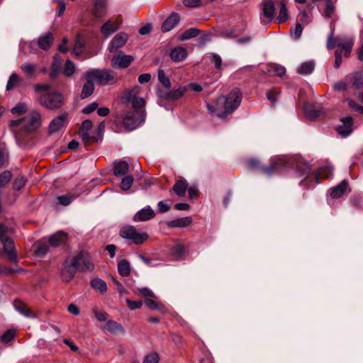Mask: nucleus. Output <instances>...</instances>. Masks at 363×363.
Returning <instances> with one entry per match:
<instances>
[{
	"mask_svg": "<svg viewBox=\"0 0 363 363\" xmlns=\"http://www.w3.org/2000/svg\"><path fill=\"white\" fill-rule=\"evenodd\" d=\"M291 161L294 162V164H291V169L293 171L294 177L301 179L299 185L307 189L313 186L314 182L318 184L320 177L329 178L333 172L332 167L325 166L320 167L317 174H312L311 167L307 163L292 158Z\"/></svg>",
	"mask_w": 363,
	"mask_h": 363,
	"instance_id": "f257e3e1",
	"label": "nucleus"
},
{
	"mask_svg": "<svg viewBox=\"0 0 363 363\" xmlns=\"http://www.w3.org/2000/svg\"><path fill=\"white\" fill-rule=\"evenodd\" d=\"M241 101L242 93L235 88L227 96H219L216 101V107L207 104V108L211 113H216L218 118H225L238 108Z\"/></svg>",
	"mask_w": 363,
	"mask_h": 363,
	"instance_id": "f03ea898",
	"label": "nucleus"
},
{
	"mask_svg": "<svg viewBox=\"0 0 363 363\" xmlns=\"http://www.w3.org/2000/svg\"><path fill=\"white\" fill-rule=\"evenodd\" d=\"M291 164H294V162L291 161V158L284 155L271 158L270 164L268 166H261L257 159H250L247 161L249 169L259 170L262 174L268 176L274 173H283L285 169L291 168Z\"/></svg>",
	"mask_w": 363,
	"mask_h": 363,
	"instance_id": "7ed1b4c3",
	"label": "nucleus"
},
{
	"mask_svg": "<svg viewBox=\"0 0 363 363\" xmlns=\"http://www.w3.org/2000/svg\"><path fill=\"white\" fill-rule=\"evenodd\" d=\"M354 45V39L347 35H337L334 36V32L332 30L329 34L326 48L328 50H333L334 48L337 47V49L344 50V56L345 57H350L352 48Z\"/></svg>",
	"mask_w": 363,
	"mask_h": 363,
	"instance_id": "20e7f679",
	"label": "nucleus"
},
{
	"mask_svg": "<svg viewBox=\"0 0 363 363\" xmlns=\"http://www.w3.org/2000/svg\"><path fill=\"white\" fill-rule=\"evenodd\" d=\"M86 76L101 86L112 85L118 81L117 74L111 69H92Z\"/></svg>",
	"mask_w": 363,
	"mask_h": 363,
	"instance_id": "39448f33",
	"label": "nucleus"
},
{
	"mask_svg": "<svg viewBox=\"0 0 363 363\" xmlns=\"http://www.w3.org/2000/svg\"><path fill=\"white\" fill-rule=\"evenodd\" d=\"M119 235L122 238L137 245H142L149 237L146 232L138 230L135 226L130 225L122 226Z\"/></svg>",
	"mask_w": 363,
	"mask_h": 363,
	"instance_id": "423d86ee",
	"label": "nucleus"
},
{
	"mask_svg": "<svg viewBox=\"0 0 363 363\" xmlns=\"http://www.w3.org/2000/svg\"><path fill=\"white\" fill-rule=\"evenodd\" d=\"M38 101L42 106L48 109H58L64 104V96L59 91L47 92L39 96Z\"/></svg>",
	"mask_w": 363,
	"mask_h": 363,
	"instance_id": "0eeeda50",
	"label": "nucleus"
},
{
	"mask_svg": "<svg viewBox=\"0 0 363 363\" xmlns=\"http://www.w3.org/2000/svg\"><path fill=\"white\" fill-rule=\"evenodd\" d=\"M187 88L186 86H179L172 91H166L159 89L157 91L158 97L157 104L160 106H165L164 101H176L182 98L186 92Z\"/></svg>",
	"mask_w": 363,
	"mask_h": 363,
	"instance_id": "6e6552de",
	"label": "nucleus"
},
{
	"mask_svg": "<svg viewBox=\"0 0 363 363\" xmlns=\"http://www.w3.org/2000/svg\"><path fill=\"white\" fill-rule=\"evenodd\" d=\"M42 124V116L40 113L36 110H31L26 117H24L23 130L28 133H33L37 130Z\"/></svg>",
	"mask_w": 363,
	"mask_h": 363,
	"instance_id": "1a4fd4ad",
	"label": "nucleus"
},
{
	"mask_svg": "<svg viewBox=\"0 0 363 363\" xmlns=\"http://www.w3.org/2000/svg\"><path fill=\"white\" fill-rule=\"evenodd\" d=\"M72 261L73 262V265L76 266L79 272L92 271L94 269V264L91 262L89 255L86 252H80Z\"/></svg>",
	"mask_w": 363,
	"mask_h": 363,
	"instance_id": "9d476101",
	"label": "nucleus"
},
{
	"mask_svg": "<svg viewBox=\"0 0 363 363\" xmlns=\"http://www.w3.org/2000/svg\"><path fill=\"white\" fill-rule=\"evenodd\" d=\"M134 61V57L130 55H125L119 52L114 55L111 60V65L115 69H125Z\"/></svg>",
	"mask_w": 363,
	"mask_h": 363,
	"instance_id": "9b49d317",
	"label": "nucleus"
},
{
	"mask_svg": "<svg viewBox=\"0 0 363 363\" xmlns=\"http://www.w3.org/2000/svg\"><path fill=\"white\" fill-rule=\"evenodd\" d=\"M139 115V113L135 111L125 114L122 123L126 130H133L140 125L141 121L138 118Z\"/></svg>",
	"mask_w": 363,
	"mask_h": 363,
	"instance_id": "f8f14e48",
	"label": "nucleus"
},
{
	"mask_svg": "<svg viewBox=\"0 0 363 363\" xmlns=\"http://www.w3.org/2000/svg\"><path fill=\"white\" fill-rule=\"evenodd\" d=\"M128 36L125 33L121 32L116 34L110 41L108 50L110 52H115L123 47L128 40Z\"/></svg>",
	"mask_w": 363,
	"mask_h": 363,
	"instance_id": "ddd939ff",
	"label": "nucleus"
},
{
	"mask_svg": "<svg viewBox=\"0 0 363 363\" xmlns=\"http://www.w3.org/2000/svg\"><path fill=\"white\" fill-rule=\"evenodd\" d=\"M1 242L4 246V251L7 255L9 261L16 264L18 262L17 254L15 250V245L13 240L8 238Z\"/></svg>",
	"mask_w": 363,
	"mask_h": 363,
	"instance_id": "4468645a",
	"label": "nucleus"
},
{
	"mask_svg": "<svg viewBox=\"0 0 363 363\" xmlns=\"http://www.w3.org/2000/svg\"><path fill=\"white\" fill-rule=\"evenodd\" d=\"M76 266L73 265V262L69 263L66 260L63 264V267L61 272V278L65 282H69L74 277L76 272L77 271Z\"/></svg>",
	"mask_w": 363,
	"mask_h": 363,
	"instance_id": "2eb2a0df",
	"label": "nucleus"
},
{
	"mask_svg": "<svg viewBox=\"0 0 363 363\" xmlns=\"http://www.w3.org/2000/svg\"><path fill=\"white\" fill-rule=\"evenodd\" d=\"M155 216L154 210L150 206H147L145 208L138 211L133 216V220L135 222H144L153 218Z\"/></svg>",
	"mask_w": 363,
	"mask_h": 363,
	"instance_id": "dca6fc26",
	"label": "nucleus"
},
{
	"mask_svg": "<svg viewBox=\"0 0 363 363\" xmlns=\"http://www.w3.org/2000/svg\"><path fill=\"white\" fill-rule=\"evenodd\" d=\"M67 117L68 114L64 113L52 119L49 125V132L54 133L61 130L66 125Z\"/></svg>",
	"mask_w": 363,
	"mask_h": 363,
	"instance_id": "f3484780",
	"label": "nucleus"
},
{
	"mask_svg": "<svg viewBox=\"0 0 363 363\" xmlns=\"http://www.w3.org/2000/svg\"><path fill=\"white\" fill-rule=\"evenodd\" d=\"M342 124L337 127V131L342 137H347L352 132L353 119L351 116L342 118Z\"/></svg>",
	"mask_w": 363,
	"mask_h": 363,
	"instance_id": "a211bd4d",
	"label": "nucleus"
},
{
	"mask_svg": "<svg viewBox=\"0 0 363 363\" xmlns=\"http://www.w3.org/2000/svg\"><path fill=\"white\" fill-rule=\"evenodd\" d=\"M107 0H94L93 16L96 18H101L107 13Z\"/></svg>",
	"mask_w": 363,
	"mask_h": 363,
	"instance_id": "6ab92c4d",
	"label": "nucleus"
},
{
	"mask_svg": "<svg viewBox=\"0 0 363 363\" xmlns=\"http://www.w3.org/2000/svg\"><path fill=\"white\" fill-rule=\"evenodd\" d=\"M303 109L306 117L311 121L316 120L321 117L324 113L322 108H316L311 104H305Z\"/></svg>",
	"mask_w": 363,
	"mask_h": 363,
	"instance_id": "aec40b11",
	"label": "nucleus"
},
{
	"mask_svg": "<svg viewBox=\"0 0 363 363\" xmlns=\"http://www.w3.org/2000/svg\"><path fill=\"white\" fill-rule=\"evenodd\" d=\"M180 16L177 13H172L168 18H167L162 24L161 30L162 32L166 33L174 28L179 22Z\"/></svg>",
	"mask_w": 363,
	"mask_h": 363,
	"instance_id": "412c9836",
	"label": "nucleus"
},
{
	"mask_svg": "<svg viewBox=\"0 0 363 363\" xmlns=\"http://www.w3.org/2000/svg\"><path fill=\"white\" fill-rule=\"evenodd\" d=\"M348 189V182L343 179L337 186L330 188V195L333 199H339L342 197Z\"/></svg>",
	"mask_w": 363,
	"mask_h": 363,
	"instance_id": "4be33fe9",
	"label": "nucleus"
},
{
	"mask_svg": "<svg viewBox=\"0 0 363 363\" xmlns=\"http://www.w3.org/2000/svg\"><path fill=\"white\" fill-rule=\"evenodd\" d=\"M67 240V235L65 233L59 231L50 236L48 242L51 247H57L65 244Z\"/></svg>",
	"mask_w": 363,
	"mask_h": 363,
	"instance_id": "5701e85b",
	"label": "nucleus"
},
{
	"mask_svg": "<svg viewBox=\"0 0 363 363\" xmlns=\"http://www.w3.org/2000/svg\"><path fill=\"white\" fill-rule=\"evenodd\" d=\"M54 42V36L52 33L48 32L39 37L37 44L42 50H48Z\"/></svg>",
	"mask_w": 363,
	"mask_h": 363,
	"instance_id": "b1692460",
	"label": "nucleus"
},
{
	"mask_svg": "<svg viewBox=\"0 0 363 363\" xmlns=\"http://www.w3.org/2000/svg\"><path fill=\"white\" fill-rule=\"evenodd\" d=\"M262 13L265 18L272 19L274 17L275 6L272 0H264L262 1Z\"/></svg>",
	"mask_w": 363,
	"mask_h": 363,
	"instance_id": "393cba45",
	"label": "nucleus"
},
{
	"mask_svg": "<svg viewBox=\"0 0 363 363\" xmlns=\"http://www.w3.org/2000/svg\"><path fill=\"white\" fill-rule=\"evenodd\" d=\"M119 28L118 25L115 21H107L101 27V33L106 37H109Z\"/></svg>",
	"mask_w": 363,
	"mask_h": 363,
	"instance_id": "a878e982",
	"label": "nucleus"
},
{
	"mask_svg": "<svg viewBox=\"0 0 363 363\" xmlns=\"http://www.w3.org/2000/svg\"><path fill=\"white\" fill-rule=\"evenodd\" d=\"M187 56V50L183 47H177L170 52L169 57L174 62H181Z\"/></svg>",
	"mask_w": 363,
	"mask_h": 363,
	"instance_id": "bb28decb",
	"label": "nucleus"
},
{
	"mask_svg": "<svg viewBox=\"0 0 363 363\" xmlns=\"http://www.w3.org/2000/svg\"><path fill=\"white\" fill-rule=\"evenodd\" d=\"M113 165V174L116 177L125 175L128 172L129 165L125 161H115Z\"/></svg>",
	"mask_w": 363,
	"mask_h": 363,
	"instance_id": "cd10ccee",
	"label": "nucleus"
},
{
	"mask_svg": "<svg viewBox=\"0 0 363 363\" xmlns=\"http://www.w3.org/2000/svg\"><path fill=\"white\" fill-rule=\"evenodd\" d=\"M86 82L84 84L81 92V98L82 99L88 98L94 91V82L85 75Z\"/></svg>",
	"mask_w": 363,
	"mask_h": 363,
	"instance_id": "c85d7f7f",
	"label": "nucleus"
},
{
	"mask_svg": "<svg viewBox=\"0 0 363 363\" xmlns=\"http://www.w3.org/2000/svg\"><path fill=\"white\" fill-rule=\"evenodd\" d=\"M192 223V218L190 216L175 219L167 223L169 228H184L189 225Z\"/></svg>",
	"mask_w": 363,
	"mask_h": 363,
	"instance_id": "c756f323",
	"label": "nucleus"
},
{
	"mask_svg": "<svg viewBox=\"0 0 363 363\" xmlns=\"http://www.w3.org/2000/svg\"><path fill=\"white\" fill-rule=\"evenodd\" d=\"M352 86L355 90L363 88V71L355 72L351 75Z\"/></svg>",
	"mask_w": 363,
	"mask_h": 363,
	"instance_id": "7c9ffc66",
	"label": "nucleus"
},
{
	"mask_svg": "<svg viewBox=\"0 0 363 363\" xmlns=\"http://www.w3.org/2000/svg\"><path fill=\"white\" fill-rule=\"evenodd\" d=\"M188 183L186 180H178L175 182L172 190L179 196H184L187 190Z\"/></svg>",
	"mask_w": 363,
	"mask_h": 363,
	"instance_id": "2f4dec72",
	"label": "nucleus"
},
{
	"mask_svg": "<svg viewBox=\"0 0 363 363\" xmlns=\"http://www.w3.org/2000/svg\"><path fill=\"white\" fill-rule=\"evenodd\" d=\"M185 252L184 246L182 244H177L172 247L170 250V254L174 257L175 260H179L182 259Z\"/></svg>",
	"mask_w": 363,
	"mask_h": 363,
	"instance_id": "473e14b6",
	"label": "nucleus"
},
{
	"mask_svg": "<svg viewBox=\"0 0 363 363\" xmlns=\"http://www.w3.org/2000/svg\"><path fill=\"white\" fill-rule=\"evenodd\" d=\"M118 271L122 277H128L130 274V265L127 259H122L118 263Z\"/></svg>",
	"mask_w": 363,
	"mask_h": 363,
	"instance_id": "72a5a7b5",
	"label": "nucleus"
},
{
	"mask_svg": "<svg viewBox=\"0 0 363 363\" xmlns=\"http://www.w3.org/2000/svg\"><path fill=\"white\" fill-rule=\"evenodd\" d=\"M91 286L94 289L101 294H104L107 291L106 283L99 278L92 279L91 281Z\"/></svg>",
	"mask_w": 363,
	"mask_h": 363,
	"instance_id": "f704fd0d",
	"label": "nucleus"
},
{
	"mask_svg": "<svg viewBox=\"0 0 363 363\" xmlns=\"http://www.w3.org/2000/svg\"><path fill=\"white\" fill-rule=\"evenodd\" d=\"M145 304L152 311L158 310L163 311L164 310V306L162 303L150 298H147L145 300Z\"/></svg>",
	"mask_w": 363,
	"mask_h": 363,
	"instance_id": "c9c22d12",
	"label": "nucleus"
},
{
	"mask_svg": "<svg viewBox=\"0 0 363 363\" xmlns=\"http://www.w3.org/2000/svg\"><path fill=\"white\" fill-rule=\"evenodd\" d=\"M84 47V39L82 35L78 33L76 36L74 48H73V52L76 55H79L82 54L83 49Z\"/></svg>",
	"mask_w": 363,
	"mask_h": 363,
	"instance_id": "e433bc0d",
	"label": "nucleus"
},
{
	"mask_svg": "<svg viewBox=\"0 0 363 363\" xmlns=\"http://www.w3.org/2000/svg\"><path fill=\"white\" fill-rule=\"evenodd\" d=\"M314 70V64L312 62H306L302 63L298 67V72L300 74L307 75Z\"/></svg>",
	"mask_w": 363,
	"mask_h": 363,
	"instance_id": "4c0bfd02",
	"label": "nucleus"
},
{
	"mask_svg": "<svg viewBox=\"0 0 363 363\" xmlns=\"http://www.w3.org/2000/svg\"><path fill=\"white\" fill-rule=\"evenodd\" d=\"M76 67L74 63L70 60H67L63 67V74L67 77H72L75 72Z\"/></svg>",
	"mask_w": 363,
	"mask_h": 363,
	"instance_id": "58836bf2",
	"label": "nucleus"
},
{
	"mask_svg": "<svg viewBox=\"0 0 363 363\" xmlns=\"http://www.w3.org/2000/svg\"><path fill=\"white\" fill-rule=\"evenodd\" d=\"M21 82V79L16 73H12L7 82L6 90H11L14 87L18 86Z\"/></svg>",
	"mask_w": 363,
	"mask_h": 363,
	"instance_id": "ea45409f",
	"label": "nucleus"
},
{
	"mask_svg": "<svg viewBox=\"0 0 363 363\" xmlns=\"http://www.w3.org/2000/svg\"><path fill=\"white\" fill-rule=\"evenodd\" d=\"M16 309L22 315L27 318H35L36 315L31 311V310L25 304L20 303L15 305Z\"/></svg>",
	"mask_w": 363,
	"mask_h": 363,
	"instance_id": "a19ab883",
	"label": "nucleus"
},
{
	"mask_svg": "<svg viewBox=\"0 0 363 363\" xmlns=\"http://www.w3.org/2000/svg\"><path fill=\"white\" fill-rule=\"evenodd\" d=\"M105 328L112 333H116L117 331L121 332L122 333H124V329L122 327V325H121L116 321L114 320H108L105 325Z\"/></svg>",
	"mask_w": 363,
	"mask_h": 363,
	"instance_id": "79ce46f5",
	"label": "nucleus"
},
{
	"mask_svg": "<svg viewBox=\"0 0 363 363\" xmlns=\"http://www.w3.org/2000/svg\"><path fill=\"white\" fill-rule=\"evenodd\" d=\"M288 11L286 6V4L284 1H281L280 2V11L279 16L277 18L279 23H283L288 19Z\"/></svg>",
	"mask_w": 363,
	"mask_h": 363,
	"instance_id": "37998d69",
	"label": "nucleus"
},
{
	"mask_svg": "<svg viewBox=\"0 0 363 363\" xmlns=\"http://www.w3.org/2000/svg\"><path fill=\"white\" fill-rule=\"evenodd\" d=\"M37 68V65L31 63H24L21 66V70L28 77H32Z\"/></svg>",
	"mask_w": 363,
	"mask_h": 363,
	"instance_id": "c03bdc74",
	"label": "nucleus"
},
{
	"mask_svg": "<svg viewBox=\"0 0 363 363\" xmlns=\"http://www.w3.org/2000/svg\"><path fill=\"white\" fill-rule=\"evenodd\" d=\"M49 252V246L46 243L39 242L36 245L35 255L39 257H43Z\"/></svg>",
	"mask_w": 363,
	"mask_h": 363,
	"instance_id": "a18cd8bd",
	"label": "nucleus"
},
{
	"mask_svg": "<svg viewBox=\"0 0 363 363\" xmlns=\"http://www.w3.org/2000/svg\"><path fill=\"white\" fill-rule=\"evenodd\" d=\"M28 110V106L26 103L20 102L18 103L14 107H13L11 110V112L13 115L21 116L25 113Z\"/></svg>",
	"mask_w": 363,
	"mask_h": 363,
	"instance_id": "49530a36",
	"label": "nucleus"
},
{
	"mask_svg": "<svg viewBox=\"0 0 363 363\" xmlns=\"http://www.w3.org/2000/svg\"><path fill=\"white\" fill-rule=\"evenodd\" d=\"M158 80L167 89L171 87V82L169 77L166 75L163 69H159L158 71Z\"/></svg>",
	"mask_w": 363,
	"mask_h": 363,
	"instance_id": "de8ad7c7",
	"label": "nucleus"
},
{
	"mask_svg": "<svg viewBox=\"0 0 363 363\" xmlns=\"http://www.w3.org/2000/svg\"><path fill=\"white\" fill-rule=\"evenodd\" d=\"M199 33V30L196 28H192L185 30L180 36L182 40H189L192 38L196 37Z\"/></svg>",
	"mask_w": 363,
	"mask_h": 363,
	"instance_id": "09e8293b",
	"label": "nucleus"
},
{
	"mask_svg": "<svg viewBox=\"0 0 363 363\" xmlns=\"http://www.w3.org/2000/svg\"><path fill=\"white\" fill-rule=\"evenodd\" d=\"M133 183V176H127L123 178L120 187L123 191H128L130 189Z\"/></svg>",
	"mask_w": 363,
	"mask_h": 363,
	"instance_id": "8fccbe9b",
	"label": "nucleus"
},
{
	"mask_svg": "<svg viewBox=\"0 0 363 363\" xmlns=\"http://www.w3.org/2000/svg\"><path fill=\"white\" fill-rule=\"evenodd\" d=\"M12 174L9 170H5L0 174V187L10 182Z\"/></svg>",
	"mask_w": 363,
	"mask_h": 363,
	"instance_id": "3c124183",
	"label": "nucleus"
},
{
	"mask_svg": "<svg viewBox=\"0 0 363 363\" xmlns=\"http://www.w3.org/2000/svg\"><path fill=\"white\" fill-rule=\"evenodd\" d=\"M60 62H57V55H56L54 57V62L51 66V70L50 72V77L52 79H55L59 74Z\"/></svg>",
	"mask_w": 363,
	"mask_h": 363,
	"instance_id": "603ef678",
	"label": "nucleus"
},
{
	"mask_svg": "<svg viewBox=\"0 0 363 363\" xmlns=\"http://www.w3.org/2000/svg\"><path fill=\"white\" fill-rule=\"evenodd\" d=\"M15 335V330L12 329H9L2 335L1 340L3 342L8 343L14 338Z\"/></svg>",
	"mask_w": 363,
	"mask_h": 363,
	"instance_id": "864d4df0",
	"label": "nucleus"
},
{
	"mask_svg": "<svg viewBox=\"0 0 363 363\" xmlns=\"http://www.w3.org/2000/svg\"><path fill=\"white\" fill-rule=\"evenodd\" d=\"M291 35L294 39H298L303 32V26L301 23H297L294 28H291L290 30Z\"/></svg>",
	"mask_w": 363,
	"mask_h": 363,
	"instance_id": "5fc2aeb1",
	"label": "nucleus"
},
{
	"mask_svg": "<svg viewBox=\"0 0 363 363\" xmlns=\"http://www.w3.org/2000/svg\"><path fill=\"white\" fill-rule=\"evenodd\" d=\"M59 203L62 206L69 205L74 200V197L70 195H62L57 197Z\"/></svg>",
	"mask_w": 363,
	"mask_h": 363,
	"instance_id": "6e6d98bb",
	"label": "nucleus"
},
{
	"mask_svg": "<svg viewBox=\"0 0 363 363\" xmlns=\"http://www.w3.org/2000/svg\"><path fill=\"white\" fill-rule=\"evenodd\" d=\"M160 357L157 352H151L145 356L143 363H158Z\"/></svg>",
	"mask_w": 363,
	"mask_h": 363,
	"instance_id": "4d7b16f0",
	"label": "nucleus"
},
{
	"mask_svg": "<svg viewBox=\"0 0 363 363\" xmlns=\"http://www.w3.org/2000/svg\"><path fill=\"white\" fill-rule=\"evenodd\" d=\"M349 87V84L345 81H339L335 82L333 88L336 91H346Z\"/></svg>",
	"mask_w": 363,
	"mask_h": 363,
	"instance_id": "13d9d810",
	"label": "nucleus"
},
{
	"mask_svg": "<svg viewBox=\"0 0 363 363\" xmlns=\"http://www.w3.org/2000/svg\"><path fill=\"white\" fill-rule=\"evenodd\" d=\"M210 60L212 63L214 64L215 68L220 69L222 65V59L220 55L216 53H211Z\"/></svg>",
	"mask_w": 363,
	"mask_h": 363,
	"instance_id": "bf43d9fd",
	"label": "nucleus"
},
{
	"mask_svg": "<svg viewBox=\"0 0 363 363\" xmlns=\"http://www.w3.org/2000/svg\"><path fill=\"white\" fill-rule=\"evenodd\" d=\"M335 62H334V67L337 69L340 67L342 62V50L340 49H337L335 51Z\"/></svg>",
	"mask_w": 363,
	"mask_h": 363,
	"instance_id": "052dcab7",
	"label": "nucleus"
},
{
	"mask_svg": "<svg viewBox=\"0 0 363 363\" xmlns=\"http://www.w3.org/2000/svg\"><path fill=\"white\" fill-rule=\"evenodd\" d=\"M26 184V179L23 177H19L15 179L13 182V189L16 191L21 190Z\"/></svg>",
	"mask_w": 363,
	"mask_h": 363,
	"instance_id": "680f3d73",
	"label": "nucleus"
},
{
	"mask_svg": "<svg viewBox=\"0 0 363 363\" xmlns=\"http://www.w3.org/2000/svg\"><path fill=\"white\" fill-rule=\"evenodd\" d=\"M347 102L348 106L357 111L360 114H363V106L361 105L357 104L355 101H354L351 99H347Z\"/></svg>",
	"mask_w": 363,
	"mask_h": 363,
	"instance_id": "e2e57ef3",
	"label": "nucleus"
},
{
	"mask_svg": "<svg viewBox=\"0 0 363 363\" xmlns=\"http://www.w3.org/2000/svg\"><path fill=\"white\" fill-rule=\"evenodd\" d=\"M279 94V91L275 89H270L267 93V97L269 101H271L272 104H275L277 101V96Z\"/></svg>",
	"mask_w": 363,
	"mask_h": 363,
	"instance_id": "0e129e2a",
	"label": "nucleus"
},
{
	"mask_svg": "<svg viewBox=\"0 0 363 363\" xmlns=\"http://www.w3.org/2000/svg\"><path fill=\"white\" fill-rule=\"evenodd\" d=\"M126 303L130 310L140 308L143 306V302L141 301H132L129 298L126 299Z\"/></svg>",
	"mask_w": 363,
	"mask_h": 363,
	"instance_id": "69168bd1",
	"label": "nucleus"
},
{
	"mask_svg": "<svg viewBox=\"0 0 363 363\" xmlns=\"http://www.w3.org/2000/svg\"><path fill=\"white\" fill-rule=\"evenodd\" d=\"M334 12V7L330 0L326 1V7L325 9V16L326 18H330Z\"/></svg>",
	"mask_w": 363,
	"mask_h": 363,
	"instance_id": "338daca9",
	"label": "nucleus"
},
{
	"mask_svg": "<svg viewBox=\"0 0 363 363\" xmlns=\"http://www.w3.org/2000/svg\"><path fill=\"white\" fill-rule=\"evenodd\" d=\"M98 104L96 102H93L89 105H87L86 107L84 108L82 110V112L86 114L91 113L94 112L95 110L98 109Z\"/></svg>",
	"mask_w": 363,
	"mask_h": 363,
	"instance_id": "774afa93",
	"label": "nucleus"
}]
</instances>
